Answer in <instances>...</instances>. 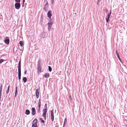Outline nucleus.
Returning a JSON list of instances; mask_svg holds the SVG:
<instances>
[{
	"mask_svg": "<svg viewBox=\"0 0 127 127\" xmlns=\"http://www.w3.org/2000/svg\"><path fill=\"white\" fill-rule=\"evenodd\" d=\"M116 54H117H117H118V53L117 52V50H116Z\"/></svg>",
	"mask_w": 127,
	"mask_h": 127,
	"instance_id": "obj_40",
	"label": "nucleus"
},
{
	"mask_svg": "<svg viewBox=\"0 0 127 127\" xmlns=\"http://www.w3.org/2000/svg\"><path fill=\"white\" fill-rule=\"evenodd\" d=\"M45 78H48L49 77V74L48 73H45L44 74V76H43Z\"/></svg>",
	"mask_w": 127,
	"mask_h": 127,
	"instance_id": "obj_12",
	"label": "nucleus"
},
{
	"mask_svg": "<svg viewBox=\"0 0 127 127\" xmlns=\"http://www.w3.org/2000/svg\"><path fill=\"white\" fill-rule=\"evenodd\" d=\"M40 106H38L37 107H36V109L37 110V112L38 113H39L40 112Z\"/></svg>",
	"mask_w": 127,
	"mask_h": 127,
	"instance_id": "obj_11",
	"label": "nucleus"
},
{
	"mask_svg": "<svg viewBox=\"0 0 127 127\" xmlns=\"http://www.w3.org/2000/svg\"><path fill=\"white\" fill-rule=\"evenodd\" d=\"M19 44H20L21 46H22L23 45V43L22 41H20L19 42Z\"/></svg>",
	"mask_w": 127,
	"mask_h": 127,
	"instance_id": "obj_21",
	"label": "nucleus"
},
{
	"mask_svg": "<svg viewBox=\"0 0 127 127\" xmlns=\"http://www.w3.org/2000/svg\"><path fill=\"white\" fill-rule=\"evenodd\" d=\"M106 19V21L107 23H108L109 20V19Z\"/></svg>",
	"mask_w": 127,
	"mask_h": 127,
	"instance_id": "obj_38",
	"label": "nucleus"
},
{
	"mask_svg": "<svg viewBox=\"0 0 127 127\" xmlns=\"http://www.w3.org/2000/svg\"><path fill=\"white\" fill-rule=\"evenodd\" d=\"M39 95H36V97L37 98H38Z\"/></svg>",
	"mask_w": 127,
	"mask_h": 127,
	"instance_id": "obj_37",
	"label": "nucleus"
},
{
	"mask_svg": "<svg viewBox=\"0 0 127 127\" xmlns=\"http://www.w3.org/2000/svg\"><path fill=\"white\" fill-rule=\"evenodd\" d=\"M110 17L107 16V17L106 18V19H109Z\"/></svg>",
	"mask_w": 127,
	"mask_h": 127,
	"instance_id": "obj_34",
	"label": "nucleus"
},
{
	"mask_svg": "<svg viewBox=\"0 0 127 127\" xmlns=\"http://www.w3.org/2000/svg\"><path fill=\"white\" fill-rule=\"evenodd\" d=\"M41 105V102L40 99L39 100L38 104V106H40Z\"/></svg>",
	"mask_w": 127,
	"mask_h": 127,
	"instance_id": "obj_18",
	"label": "nucleus"
},
{
	"mask_svg": "<svg viewBox=\"0 0 127 127\" xmlns=\"http://www.w3.org/2000/svg\"><path fill=\"white\" fill-rule=\"evenodd\" d=\"M21 6V4L20 3H16L15 4V7L16 9H19Z\"/></svg>",
	"mask_w": 127,
	"mask_h": 127,
	"instance_id": "obj_3",
	"label": "nucleus"
},
{
	"mask_svg": "<svg viewBox=\"0 0 127 127\" xmlns=\"http://www.w3.org/2000/svg\"><path fill=\"white\" fill-rule=\"evenodd\" d=\"M37 70L38 73H40L41 72V67L40 65L39 61L38 62Z\"/></svg>",
	"mask_w": 127,
	"mask_h": 127,
	"instance_id": "obj_5",
	"label": "nucleus"
},
{
	"mask_svg": "<svg viewBox=\"0 0 127 127\" xmlns=\"http://www.w3.org/2000/svg\"><path fill=\"white\" fill-rule=\"evenodd\" d=\"M47 109H46V108H44L43 109V114L42 116H43L44 118V119L46 120V113L47 112Z\"/></svg>",
	"mask_w": 127,
	"mask_h": 127,
	"instance_id": "obj_2",
	"label": "nucleus"
},
{
	"mask_svg": "<svg viewBox=\"0 0 127 127\" xmlns=\"http://www.w3.org/2000/svg\"><path fill=\"white\" fill-rule=\"evenodd\" d=\"M51 118L52 122H53L54 120V115L53 110H51Z\"/></svg>",
	"mask_w": 127,
	"mask_h": 127,
	"instance_id": "obj_6",
	"label": "nucleus"
},
{
	"mask_svg": "<svg viewBox=\"0 0 127 127\" xmlns=\"http://www.w3.org/2000/svg\"><path fill=\"white\" fill-rule=\"evenodd\" d=\"M97 4H98V2L97 3Z\"/></svg>",
	"mask_w": 127,
	"mask_h": 127,
	"instance_id": "obj_43",
	"label": "nucleus"
},
{
	"mask_svg": "<svg viewBox=\"0 0 127 127\" xmlns=\"http://www.w3.org/2000/svg\"><path fill=\"white\" fill-rule=\"evenodd\" d=\"M44 108H46V109H47V105L46 104H45L44 105Z\"/></svg>",
	"mask_w": 127,
	"mask_h": 127,
	"instance_id": "obj_26",
	"label": "nucleus"
},
{
	"mask_svg": "<svg viewBox=\"0 0 127 127\" xmlns=\"http://www.w3.org/2000/svg\"><path fill=\"white\" fill-rule=\"evenodd\" d=\"M9 88H10V87H9V85L8 88H7V90H9Z\"/></svg>",
	"mask_w": 127,
	"mask_h": 127,
	"instance_id": "obj_39",
	"label": "nucleus"
},
{
	"mask_svg": "<svg viewBox=\"0 0 127 127\" xmlns=\"http://www.w3.org/2000/svg\"><path fill=\"white\" fill-rule=\"evenodd\" d=\"M18 76H21V73H18Z\"/></svg>",
	"mask_w": 127,
	"mask_h": 127,
	"instance_id": "obj_32",
	"label": "nucleus"
},
{
	"mask_svg": "<svg viewBox=\"0 0 127 127\" xmlns=\"http://www.w3.org/2000/svg\"><path fill=\"white\" fill-rule=\"evenodd\" d=\"M30 111L29 110L27 109L26 110L25 113L27 115H29L30 114Z\"/></svg>",
	"mask_w": 127,
	"mask_h": 127,
	"instance_id": "obj_13",
	"label": "nucleus"
},
{
	"mask_svg": "<svg viewBox=\"0 0 127 127\" xmlns=\"http://www.w3.org/2000/svg\"><path fill=\"white\" fill-rule=\"evenodd\" d=\"M27 70H26L25 71V72L24 73V74H26L27 73Z\"/></svg>",
	"mask_w": 127,
	"mask_h": 127,
	"instance_id": "obj_35",
	"label": "nucleus"
},
{
	"mask_svg": "<svg viewBox=\"0 0 127 127\" xmlns=\"http://www.w3.org/2000/svg\"><path fill=\"white\" fill-rule=\"evenodd\" d=\"M17 90H15V97H16V96H17Z\"/></svg>",
	"mask_w": 127,
	"mask_h": 127,
	"instance_id": "obj_23",
	"label": "nucleus"
},
{
	"mask_svg": "<svg viewBox=\"0 0 127 127\" xmlns=\"http://www.w3.org/2000/svg\"><path fill=\"white\" fill-rule=\"evenodd\" d=\"M67 123V119L66 118H65L64 119V124L63 126V127H64V126L65 125H66V124Z\"/></svg>",
	"mask_w": 127,
	"mask_h": 127,
	"instance_id": "obj_14",
	"label": "nucleus"
},
{
	"mask_svg": "<svg viewBox=\"0 0 127 127\" xmlns=\"http://www.w3.org/2000/svg\"><path fill=\"white\" fill-rule=\"evenodd\" d=\"M25 2V0H23V3H24V2Z\"/></svg>",
	"mask_w": 127,
	"mask_h": 127,
	"instance_id": "obj_42",
	"label": "nucleus"
},
{
	"mask_svg": "<svg viewBox=\"0 0 127 127\" xmlns=\"http://www.w3.org/2000/svg\"><path fill=\"white\" fill-rule=\"evenodd\" d=\"M48 3L47 2L45 4V7L44 8V9L47 12L48 10Z\"/></svg>",
	"mask_w": 127,
	"mask_h": 127,
	"instance_id": "obj_7",
	"label": "nucleus"
},
{
	"mask_svg": "<svg viewBox=\"0 0 127 127\" xmlns=\"http://www.w3.org/2000/svg\"><path fill=\"white\" fill-rule=\"evenodd\" d=\"M48 67V70H49V71L50 72L52 70V69L51 67L50 66H49Z\"/></svg>",
	"mask_w": 127,
	"mask_h": 127,
	"instance_id": "obj_20",
	"label": "nucleus"
},
{
	"mask_svg": "<svg viewBox=\"0 0 127 127\" xmlns=\"http://www.w3.org/2000/svg\"><path fill=\"white\" fill-rule=\"evenodd\" d=\"M111 10L110 11V12L109 13H108L107 15L109 17H110V15L111 14Z\"/></svg>",
	"mask_w": 127,
	"mask_h": 127,
	"instance_id": "obj_24",
	"label": "nucleus"
},
{
	"mask_svg": "<svg viewBox=\"0 0 127 127\" xmlns=\"http://www.w3.org/2000/svg\"><path fill=\"white\" fill-rule=\"evenodd\" d=\"M47 17L49 18H51V17L52 15L51 13V12L50 11H49L47 14Z\"/></svg>",
	"mask_w": 127,
	"mask_h": 127,
	"instance_id": "obj_10",
	"label": "nucleus"
},
{
	"mask_svg": "<svg viewBox=\"0 0 127 127\" xmlns=\"http://www.w3.org/2000/svg\"><path fill=\"white\" fill-rule=\"evenodd\" d=\"M32 127H38L36 125H32Z\"/></svg>",
	"mask_w": 127,
	"mask_h": 127,
	"instance_id": "obj_27",
	"label": "nucleus"
},
{
	"mask_svg": "<svg viewBox=\"0 0 127 127\" xmlns=\"http://www.w3.org/2000/svg\"><path fill=\"white\" fill-rule=\"evenodd\" d=\"M40 120L41 122H42V123L43 124H44L45 122L44 120H42V118H40Z\"/></svg>",
	"mask_w": 127,
	"mask_h": 127,
	"instance_id": "obj_19",
	"label": "nucleus"
},
{
	"mask_svg": "<svg viewBox=\"0 0 127 127\" xmlns=\"http://www.w3.org/2000/svg\"><path fill=\"white\" fill-rule=\"evenodd\" d=\"M18 73H21V69H18Z\"/></svg>",
	"mask_w": 127,
	"mask_h": 127,
	"instance_id": "obj_36",
	"label": "nucleus"
},
{
	"mask_svg": "<svg viewBox=\"0 0 127 127\" xmlns=\"http://www.w3.org/2000/svg\"><path fill=\"white\" fill-rule=\"evenodd\" d=\"M36 95H39V90L38 89H37L36 90Z\"/></svg>",
	"mask_w": 127,
	"mask_h": 127,
	"instance_id": "obj_16",
	"label": "nucleus"
},
{
	"mask_svg": "<svg viewBox=\"0 0 127 127\" xmlns=\"http://www.w3.org/2000/svg\"><path fill=\"white\" fill-rule=\"evenodd\" d=\"M15 1L16 2H17V3H20V0H15Z\"/></svg>",
	"mask_w": 127,
	"mask_h": 127,
	"instance_id": "obj_25",
	"label": "nucleus"
},
{
	"mask_svg": "<svg viewBox=\"0 0 127 127\" xmlns=\"http://www.w3.org/2000/svg\"><path fill=\"white\" fill-rule=\"evenodd\" d=\"M37 120L36 119H35L32 122V125H37Z\"/></svg>",
	"mask_w": 127,
	"mask_h": 127,
	"instance_id": "obj_9",
	"label": "nucleus"
},
{
	"mask_svg": "<svg viewBox=\"0 0 127 127\" xmlns=\"http://www.w3.org/2000/svg\"><path fill=\"white\" fill-rule=\"evenodd\" d=\"M17 87H16V90H17Z\"/></svg>",
	"mask_w": 127,
	"mask_h": 127,
	"instance_id": "obj_41",
	"label": "nucleus"
},
{
	"mask_svg": "<svg viewBox=\"0 0 127 127\" xmlns=\"http://www.w3.org/2000/svg\"><path fill=\"white\" fill-rule=\"evenodd\" d=\"M4 61V60L3 59H0V64L2 63Z\"/></svg>",
	"mask_w": 127,
	"mask_h": 127,
	"instance_id": "obj_22",
	"label": "nucleus"
},
{
	"mask_svg": "<svg viewBox=\"0 0 127 127\" xmlns=\"http://www.w3.org/2000/svg\"><path fill=\"white\" fill-rule=\"evenodd\" d=\"M53 21L51 20H49V22L48 23V30L50 31L51 29V27L53 24Z\"/></svg>",
	"mask_w": 127,
	"mask_h": 127,
	"instance_id": "obj_1",
	"label": "nucleus"
},
{
	"mask_svg": "<svg viewBox=\"0 0 127 127\" xmlns=\"http://www.w3.org/2000/svg\"><path fill=\"white\" fill-rule=\"evenodd\" d=\"M18 78L20 80L21 79V76H18Z\"/></svg>",
	"mask_w": 127,
	"mask_h": 127,
	"instance_id": "obj_33",
	"label": "nucleus"
},
{
	"mask_svg": "<svg viewBox=\"0 0 127 127\" xmlns=\"http://www.w3.org/2000/svg\"><path fill=\"white\" fill-rule=\"evenodd\" d=\"M18 65H21V60H20L19 61V64H18Z\"/></svg>",
	"mask_w": 127,
	"mask_h": 127,
	"instance_id": "obj_28",
	"label": "nucleus"
},
{
	"mask_svg": "<svg viewBox=\"0 0 127 127\" xmlns=\"http://www.w3.org/2000/svg\"><path fill=\"white\" fill-rule=\"evenodd\" d=\"M9 92V90L7 89V90L6 91V93L7 94H8V93Z\"/></svg>",
	"mask_w": 127,
	"mask_h": 127,
	"instance_id": "obj_31",
	"label": "nucleus"
},
{
	"mask_svg": "<svg viewBox=\"0 0 127 127\" xmlns=\"http://www.w3.org/2000/svg\"><path fill=\"white\" fill-rule=\"evenodd\" d=\"M117 57L118 58V59H119V60L120 61V62H121L122 63V61L121 60V59H120V56H119V54H117Z\"/></svg>",
	"mask_w": 127,
	"mask_h": 127,
	"instance_id": "obj_17",
	"label": "nucleus"
},
{
	"mask_svg": "<svg viewBox=\"0 0 127 127\" xmlns=\"http://www.w3.org/2000/svg\"><path fill=\"white\" fill-rule=\"evenodd\" d=\"M51 3L52 4H53L54 3V0H51Z\"/></svg>",
	"mask_w": 127,
	"mask_h": 127,
	"instance_id": "obj_30",
	"label": "nucleus"
},
{
	"mask_svg": "<svg viewBox=\"0 0 127 127\" xmlns=\"http://www.w3.org/2000/svg\"><path fill=\"white\" fill-rule=\"evenodd\" d=\"M23 81L24 83H25L27 81V78L26 77H24L23 78Z\"/></svg>",
	"mask_w": 127,
	"mask_h": 127,
	"instance_id": "obj_15",
	"label": "nucleus"
},
{
	"mask_svg": "<svg viewBox=\"0 0 127 127\" xmlns=\"http://www.w3.org/2000/svg\"><path fill=\"white\" fill-rule=\"evenodd\" d=\"M32 115H34L35 114L36 111L35 108L34 107H33L32 108Z\"/></svg>",
	"mask_w": 127,
	"mask_h": 127,
	"instance_id": "obj_8",
	"label": "nucleus"
},
{
	"mask_svg": "<svg viewBox=\"0 0 127 127\" xmlns=\"http://www.w3.org/2000/svg\"><path fill=\"white\" fill-rule=\"evenodd\" d=\"M4 42L7 44H8L9 43V38L8 37H6L5 38V40L4 41Z\"/></svg>",
	"mask_w": 127,
	"mask_h": 127,
	"instance_id": "obj_4",
	"label": "nucleus"
},
{
	"mask_svg": "<svg viewBox=\"0 0 127 127\" xmlns=\"http://www.w3.org/2000/svg\"><path fill=\"white\" fill-rule=\"evenodd\" d=\"M21 69V65H18V69Z\"/></svg>",
	"mask_w": 127,
	"mask_h": 127,
	"instance_id": "obj_29",
	"label": "nucleus"
}]
</instances>
